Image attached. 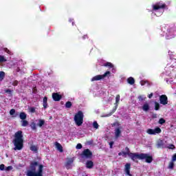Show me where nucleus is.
I'll use <instances>...</instances> for the list:
<instances>
[{"mask_svg": "<svg viewBox=\"0 0 176 176\" xmlns=\"http://www.w3.org/2000/svg\"><path fill=\"white\" fill-rule=\"evenodd\" d=\"M122 155H124V156H126V155H128V156H130V153H126V152L123 151Z\"/></svg>", "mask_w": 176, "mask_h": 176, "instance_id": "nucleus-48", "label": "nucleus"}, {"mask_svg": "<svg viewBox=\"0 0 176 176\" xmlns=\"http://www.w3.org/2000/svg\"><path fill=\"white\" fill-rule=\"evenodd\" d=\"M125 151H126V153H130V148H129V147H126V148H125Z\"/></svg>", "mask_w": 176, "mask_h": 176, "instance_id": "nucleus-47", "label": "nucleus"}, {"mask_svg": "<svg viewBox=\"0 0 176 176\" xmlns=\"http://www.w3.org/2000/svg\"><path fill=\"white\" fill-rule=\"evenodd\" d=\"M104 67H109V68H113V65L110 62H107L104 64Z\"/></svg>", "mask_w": 176, "mask_h": 176, "instance_id": "nucleus-25", "label": "nucleus"}, {"mask_svg": "<svg viewBox=\"0 0 176 176\" xmlns=\"http://www.w3.org/2000/svg\"><path fill=\"white\" fill-rule=\"evenodd\" d=\"M172 162H176V153L173 155Z\"/></svg>", "mask_w": 176, "mask_h": 176, "instance_id": "nucleus-41", "label": "nucleus"}, {"mask_svg": "<svg viewBox=\"0 0 176 176\" xmlns=\"http://www.w3.org/2000/svg\"><path fill=\"white\" fill-rule=\"evenodd\" d=\"M5 62H6V59L5 58V56L0 55V63H5Z\"/></svg>", "mask_w": 176, "mask_h": 176, "instance_id": "nucleus-34", "label": "nucleus"}, {"mask_svg": "<svg viewBox=\"0 0 176 176\" xmlns=\"http://www.w3.org/2000/svg\"><path fill=\"white\" fill-rule=\"evenodd\" d=\"M107 76H111V72L107 71L103 75H97L94 76L91 79V82H95L96 80H101V79H104V78H107Z\"/></svg>", "mask_w": 176, "mask_h": 176, "instance_id": "nucleus-4", "label": "nucleus"}, {"mask_svg": "<svg viewBox=\"0 0 176 176\" xmlns=\"http://www.w3.org/2000/svg\"><path fill=\"white\" fill-rule=\"evenodd\" d=\"M168 168H169L170 170H173V168H174V161H171L169 163Z\"/></svg>", "mask_w": 176, "mask_h": 176, "instance_id": "nucleus-27", "label": "nucleus"}, {"mask_svg": "<svg viewBox=\"0 0 176 176\" xmlns=\"http://www.w3.org/2000/svg\"><path fill=\"white\" fill-rule=\"evenodd\" d=\"M65 108H71L72 107V102L68 101L65 104Z\"/></svg>", "mask_w": 176, "mask_h": 176, "instance_id": "nucleus-28", "label": "nucleus"}, {"mask_svg": "<svg viewBox=\"0 0 176 176\" xmlns=\"http://www.w3.org/2000/svg\"><path fill=\"white\" fill-rule=\"evenodd\" d=\"M43 108L46 109L47 108V96H45L43 100Z\"/></svg>", "mask_w": 176, "mask_h": 176, "instance_id": "nucleus-16", "label": "nucleus"}, {"mask_svg": "<svg viewBox=\"0 0 176 176\" xmlns=\"http://www.w3.org/2000/svg\"><path fill=\"white\" fill-rule=\"evenodd\" d=\"M112 127H115V126H119V123L118 122H113L111 124Z\"/></svg>", "mask_w": 176, "mask_h": 176, "instance_id": "nucleus-44", "label": "nucleus"}, {"mask_svg": "<svg viewBox=\"0 0 176 176\" xmlns=\"http://www.w3.org/2000/svg\"><path fill=\"white\" fill-rule=\"evenodd\" d=\"M122 134V131L120 130V127H118L115 129V137L116 138H119L120 135Z\"/></svg>", "mask_w": 176, "mask_h": 176, "instance_id": "nucleus-13", "label": "nucleus"}, {"mask_svg": "<svg viewBox=\"0 0 176 176\" xmlns=\"http://www.w3.org/2000/svg\"><path fill=\"white\" fill-rule=\"evenodd\" d=\"M0 170L1 171H3V170H5V164H2L0 165Z\"/></svg>", "mask_w": 176, "mask_h": 176, "instance_id": "nucleus-39", "label": "nucleus"}, {"mask_svg": "<svg viewBox=\"0 0 176 176\" xmlns=\"http://www.w3.org/2000/svg\"><path fill=\"white\" fill-rule=\"evenodd\" d=\"M93 127H94V129H98V127H100V125H98V123L97 122V121H94L93 122Z\"/></svg>", "mask_w": 176, "mask_h": 176, "instance_id": "nucleus-29", "label": "nucleus"}, {"mask_svg": "<svg viewBox=\"0 0 176 176\" xmlns=\"http://www.w3.org/2000/svg\"><path fill=\"white\" fill-rule=\"evenodd\" d=\"M145 159L146 163H152L153 162V157L152 155H149V154L142 153V160Z\"/></svg>", "mask_w": 176, "mask_h": 176, "instance_id": "nucleus-9", "label": "nucleus"}, {"mask_svg": "<svg viewBox=\"0 0 176 176\" xmlns=\"http://www.w3.org/2000/svg\"><path fill=\"white\" fill-rule=\"evenodd\" d=\"M56 146L57 149L59 150L60 152H63V146H61V144L60 143L56 142Z\"/></svg>", "mask_w": 176, "mask_h": 176, "instance_id": "nucleus-21", "label": "nucleus"}, {"mask_svg": "<svg viewBox=\"0 0 176 176\" xmlns=\"http://www.w3.org/2000/svg\"><path fill=\"white\" fill-rule=\"evenodd\" d=\"M146 133L150 135H156V134H160V133H162V129L159 127H156L155 129H147Z\"/></svg>", "mask_w": 176, "mask_h": 176, "instance_id": "nucleus-7", "label": "nucleus"}, {"mask_svg": "<svg viewBox=\"0 0 176 176\" xmlns=\"http://www.w3.org/2000/svg\"><path fill=\"white\" fill-rule=\"evenodd\" d=\"M30 127L33 131H36V123L34 122H31Z\"/></svg>", "mask_w": 176, "mask_h": 176, "instance_id": "nucleus-20", "label": "nucleus"}, {"mask_svg": "<svg viewBox=\"0 0 176 176\" xmlns=\"http://www.w3.org/2000/svg\"><path fill=\"white\" fill-rule=\"evenodd\" d=\"M12 141L14 144V151H21L24 147V139H23V131H18L14 134Z\"/></svg>", "mask_w": 176, "mask_h": 176, "instance_id": "nucleus-2", "label": "nucleus"}, {"mask_svg": "<svg viewBox=\"0 0 176 176\" xmlns=\"http://www.w3.org/2000/svg\"><path fill=\"white\" fill-rule=\"evenodd\" d=\"M86 167L87 168H91L92 167H94V162L91 160L87 161Z\"/></svg>", "mask_w": 176, "mask_h": 176, "instance_id": "nucleus-14", "label": "nucleus"}, {"mask_svg": "<svg viewBox=\"0 0 176 176\" xmlns=\"http://www.w3.org/2000/svg\"><path fill=\"white\" fill-rule=\"evenodd\" d=\"M166 3H162L160 2L157 3L156 4L153 6V10H159L160 9H165Z\"/></svg>", "mask_w": 176, "mask_h": 176, "instance_id": "nucleus-11", "label": "nucleus"}, {"mask_svg": "<svg viewBox=\"0 0 176 176\" xmlns=\"http://www.w3.org/2000/svg\"><path fill=\"white\" fill-rule=\"evenodd\" d=\"M116 109H118V105L115 106L113 111H116Z\"/></svg>", "mask_w": 176, "mask_h": 176, "instance_id": "nucleus-55", "label": "nucleus"}, {"mask_svg": "<svg viewBox=\"0 0 176 176\" xmlns=\"http://www.w3.org/2000/svg\"><path fill=\"white\" fill-rule=\"evenodd\" d=\"M158 123L160 124H164V123H166V120H164V118H160L158 121Z\"/></svg>", "mask_w": 176, "mask_h": 176, "instance_id": "nucleus-33", "label": "nucleus"}, {"mask_svg": "<svg viewBox=\"0 0 176 176\" xmlns=\"http://www.w3.org/2000/svg\"><path fill=\"white\" fill-rule=\"evenodd\" d=\"M148 98H152V97H153V93H151L148 96Z\"/></svg>", "mask_w": 176, "mask_h": 176, "instance_id": "nucleus-50", "label": "nucleus"}, {"mask_svg": "<svg viewBox=\"0 0 176 176\" xmlns=\"http://www.w3.org/2000/svg\"><path fill=\"white\" fill-rule=\"evenodd\" d=\"M83 112L78 111L74 116V122L77 126H82L83 124Z\"/></svg>", "mask_w": 176, "mask_h": 176, "instance_id": "nucleus-3", "label": "nucleus"}, {"mask_svg": "<svg viewBox=\"0 0 176 176\" xmlns=\"http://www.w3.org/2000/svg\"><path fill=\"white\" fill-rule=\"evenodd\" d=\"M152 118L153 119H157V113H153L152 115Z\"/></svg>", "mask_w": 176, "mask_h": 176, "instance_id": "nucleus-43", "label": "nucleus"}, {"mask_svg": "<svg viewBox=\"0 0 176 176\" xmlns=\"http://www.w3.org/2000/svg\"><path fill=\"white\" fill-rule=\"evenodd\" d=\"M142 109L144 111V112H148V110L149 109V104L145 103L142 106Z\"/></svg>", "mask_w": 176, "mask_h": 176, "instance_id": "nucleus-19", "label": "nucleus"}, {"mask_svg": "<svg viewBox=\"0 0 176 176\" xmlns=\"http://www.w3.org/2000/svg\"><path fill=\"white\" fill-rule=\"evenodd\" d=\"M4 52H6V53H8V54H10V50H9L8 48H4Z\"/></svg>", "mask_w": 176, "mask_h": 176, "instance_id": "nucleus-45", "label": "nucleus"}, {"mask_svg": "<svg viewBox=\"0 0 176 176\" xmlns=\"http://www.w3.org/2000/svg\"><path fill=\"white\" fill-rule=\"evenodd\" d=\"M27 126H28V121H27L25 120H23L21 126L22 127H27Z\"/></svg>", "mask_w": 176, "mask_h": 176, "instance_id": "nucleus-24", "label": "nucleus"}, {"mask_svg": "<svg viewBox=\"0 0 176 176\" xmlns=\"http://www.w3.org/2000/svg\"><path fill=\"white\" fill-rule=\"evenodd\" d=\"M138 98L140 101H144V98H142V96H140Z\"/></svg>", "mask_w": 176, "mask_h": 176, "instance_id": "nucleus-49", "label": "nucleus"}, {"mask_svg": "<svg viewBox=\"0 0 176 176\" xmlns=\"http://www.w3.org/2000/svg\"><path fill=\"white\" fill-rule=\"evenodd\" d=\"M146 83H148V81H145V80H142L141 81V85L142 86H145Z\"/></svg>", "mask_w": 176, "mask_h": 176, "instance_id": "nucleus-42", "label": "nucleus"}, {"mask_svg": "<svg viewBox=\"0 0 176 176\" xmlns=\"http://www.w3.org/2000/svg\"><path fill=\"white\" fill-rule=\"evenodd\" d=\"M87 144H88L89 145H91V144H93V140H89V141H88V142H87Z\"/></svg>", "mask_w": 176, "mask_h": 176, "instance_id": "nucleus-51", "label": "nucleus"}, {"mask_svg": "<svg viewBox=\"0 0 176 176\" xmlns=\"http://www.w3.org/2000/svg\"><path fill=\"white\" fill-rule=\"evenodd\" d=\"M88 38L87 35H84V36H82V38H83V39H86V38Z\"/></svg>", "mask_w": 176, "mask_h": 176, "instance_id": "nucleus-54", "label": "nucleus"}, {"mask_svg": "<svg viewBox=\"0 0 176 176\" xmlns=\"http://www.w3.org/2000/svg\"><path fill=\"white\" fill-rule=\"evenodd\" d=\"M17 85H19V81L18 80H14L12 82V86H17Z\"/></svg>", "mask_w": 176, "mask_h": 176, "instance_id": "nucleus-40", "label": "nucleus"}, {"mask_svg": "<svg viewBox=\"0 0 176 176\" xmlns=\"http://www.w3.org/2000/svg\"><path fill=\"white\" fill-rule=\"evenodd\" d=\"M69 23H72V25H74V20L69 19Z\"/></svg>", "mask_w": 176, "mask_h": 176, "instance_id": "nucleus-53", "label": "nucleus"}, {"mask_svg": "<svg viewBox=\"0 0 176 176\" xmlns=\"http://www.w3.org/2000/svg\"><path fill=\"white\" fill-rule=\"evenodd\" d=\"M52 98L54 101H60L61 98H63V96L60 95L58 93H53L52 94Z\"/></svg>", "mask_w": 176, "mask_h": 176, "instance_id": "nucleus-12", "label": "nucleus"}, {"mask_svg": "<svg viewBox=\"0 0 176 176\" xmlns=\"http://www.w3.org/2000/svg\"><path fill=\"white\" fill-rule=\"evenodd\" d=\"M109 145H110V148H112V146L113 145V142H111L109 143Z\"/></svg>", "mask_w": 176, "mask_h": 176, "instance_id": "nucleus-52", "label": "nucleus"}, {"mask_svg": "<svg viewBox=\"0 0 176 176\" xmlns=\"http://www.w3.org/2000/svg\"><path fill=\"white\" fill-rule=\"evenodd\" d=\"M44 124H45V120H38V123L37 124L38 127H42Z\"/></svg>", "mask_w": 176, "mask_h": 176, "instance_id": "nucleus-22", "label": "nucleus"}, {"mask_svg": "<svg viewBox=\"0 0 176 176\" xmlns=\"http://www.w3.org/2000/svg\"><path fill=\"white\" fill-rule=\"evenodd\" d=\"M127 82L129 85H134V83H135V80H134V78L133 77H129L127 79Z\"/></svg>", "mask_w": 176, "mask_h": 176, "instance_id": "nucleus-18", "label": "nucleus"}, {"mask_svg": "<svg viewBox=\"0 0 176 176\" xmlns=\"http://www.w3.org/2000/svg\"><path fill=\"white\" fill-rule=\"evenodd\" d=\"M160 109V104L157 102H155V110L159 111Z\"/></svg>", "mask_w": 176, "mask_h": 176, "instance_id": "nucleus-26", "label": "nucleus"}, {"mask_svg": "<svg viewBox=\"0 0 176 176\" xmlns=\"http://www.w3.org/2000/svg\"><path fill=\"white\" fill-rule=\"evenodd\" d=\"M120 101V95H117L116 97V104L118 105Z\"/></svg>", "mask_w": 176, "mask_h": 176, "instance_id": "nucleus-30", "label": "nucleus"}, {"mask_svg": "<svg viewBox=\"0 0 176 176\" xmlns=\"http://www.w3.org/2000/svg\"><path fill=\"white\" fill-rule=\"evenodd\" d=\"M6 93H9V94H12V90L10 89H7L5 90Z\"/></svg>", "mask_w": 176, "mask_h": 176, "instance_id": "nucleus-46", "label": "nucleus"}, {"mask_svg": "<svg viewBox=\"0 0 176 176\" xmlns=\"http://www.w3.org/2000/svg\"><path fill=\"white\" fill-rule=\"evenodd\" d=\"M168 149H175V146L174 144H169V145L168 146Z\"/></svg>", "mask_w": 176, "mask_h": 176, "instance_id": "nucleus-36", "label": "nucleus"}, {"mask_svg": "<svg viewBox=\"0 0 176 176\" xmlns=\"http://www.w3.org/2000/svg\"><path fill=\"white\" fill-rule=\"evenodd\" d=\"M19 118L21 119V120H25V119H27V113L25 112H21L19 113Z\"/></svg>", "mask_w": 176, "mask_h": 176, "instance_id": "nucleus-17", "label": "nucleus"}, {"mask_svg": "<svg viewBox=\"0 0 176 176\" xmlns=\"http://www.w3.org/2000/svg\"><path fill=\"white\" fill-rule=\"evenodd\" d=\"M76 149H82V144L80 143H78L77 145H76Z\"/></svg>", "mask_w": 176, "mask_h": 176, "instance_id": "nucleus-38", "label": "nucleus"}, {"mask_svg": "<svg viewBox=\"0 0 176 176\" xmlns=\"http://www.w3.org/2000/svg\"><path fill=\"white\" fill-rule=\"evenodd\" d=\"M30 151H33V152H38V148H36V146H32L30 147Z\"/></svg>", "mask_w": 176, "mask_h": 176, "instance_id": "nucleus-32", "label": "nucleus"}, {"mask_svg": "<svg viewBox=\"0 0 176 176\" xmlns=\"http://www.w3.org/2000/svg\"><path fill=\"white\" fill-rule=\"evenodd\" d=\"M29 170H27V176H43V165L38 162H32Z\"/></svg>", "mask_w": 176, "mask_h": 176, "instance_id": "nucleus-1", "label": "nucleus"}, {"mask_svg": "<svg viewBox=\"0 0 176 176\" xmlns=\"http://www.w3.org/2000/svg\"><path fill=\"white\" fill-rule=\"evenodd\" d=\"M74 162H75V157L66 159V162H65V167L67 168V170H70V168H72Z\"/></svg>", "mask_w": 176, "mask_h": 176, "instance_id": "nucleus-5", "label": "nucleus"}, {"mask_svg": "<svg viewBox=\"0 0 176 176\" xmlns=\"http://www.w3.org/2000/svg\"><path fill=\"white\" fill-rule=\"evenodd\" d=\"M129 157H131V160L133 162H135L137 159L142 160V153L139 154L138 153H130Z\"/></svg>", "mask_w": 176, "mask_h": 176, "instance_id": "nucleus-8", "label": "nucleus"}, {"mask_svg": "<svg viewBox=\"0 0 176 176\" xmlns=\"http://www.w3.org/2000/svg\"><path fill=\"white\" fill-rule=\"evenodd\" d=\"M81 157L82 158L86 157V159H91V157H93V153L90 149L86 148L82 152Z\"/></svg>", "mask_w": 176, "mask_h": 176, "instance_id": "nucleus-6", "label": "nucleus"}, {"mask_svg": "<svg viewBox=\"0 0 176 176\" xmlns=\"http://www.w3.org/2000/svg\"><path fill=\"white\" fill-rule=\"evenodd\" d=\"M118 155H119V156H122V153H118Z\"/></svg>", "mask_w": 176, "mask_h": 176, "instance_id": "nucleus-57", "label": "nucleus"}, {"mask_svg": "<svg viewBox=\"0 0 176 176\" xmlns=\"http://www.w3.org/2000/svg\"><path fill=\"white\" fill-rule=\"evenodd\" d=\"M160 104L162 105H167L168 104V98L166 95H161L160 96Z\"/></svg>", "mask_w": 176, "mask_h": 176, "instance_id": "nucleus-10", "label": "nucleus"}, {"mask_svg": "<svg viewBox=\"0 0 176 176\" xmlns=\"http://www.w3.org/2000/svg\"><path fill=\"white\" fill-rule=\"evenodd\" d=\"M157 147L160 148H164V142H163V140H160L157 142Z\"/></svg>", "mask_w": 176, "mask_h": 176, "instance_id": "nucleus-15", "label": "nucleus"}, {"mask_svg": "<svg viewBox=\"0 0 176 176\" xmlns=\"http://www.w3.org/2000/svg\"><path fill=\"white\" fill-rule=\"evenodd\" d=\"M14 113H16V109H12L10 111V115H11V116H13V115H14Z\"/></svg>", "mask_w": 176, "mask_h": 176, "instance_id": "nucleus-35", "label": "nucleus"}, {"mask_svg": "<svg viewBox=\"0 0 176 176\" xmlns=\"http://www.w3.org/2000/svg\"><path fill=\"white\" fill-rule=\"evenodd\" d=\"M6 171H10V170H13V166H9L6 168Z\"/></svg>", "mask_w": 176, "mask_h": 176, "instance_id": "nucleus-37", "label": "nucleus"}, {"mask_svg": "<svg viewBox=\"0 0 176 176\" xmlns=\"http://www.w3.org/2000/svg\"><path fill=\"white\" fill-rule=\"evenodd\" d=\"M36 108L35 107H29V111L32 113H35Z\"/></svg>", "mask_w": 176, "mask_h": 176, "instance_id": "nucleus-31", "label": "nucleus"}, {"mask_svg": "<svg viewBox=\"0 0 176 176\" xmlns=\"http://www.w3.org/2000/svg\"><path fill=\"white\" fill-rule=\"evenodd\" d=\"M5 79V72H0V82Z\"/></svg>", "mask_w": 176, "mask_h": 176, "instance_id": "nucleus-23", "label": "nucleus"}, {"mask_svg": "<svg viewBox=\"0 0 176 176\" xmlns=\"http://www.w3.org/2000/svg\"><path fill=\"white\" fill-rule=\"evenodd\" d=\"M34 93L35 94H36V88H34Z\"/></svg>", "mask_w": 176, "mask_h": 176, "instance_id": "nucleus-56", "label": "nucleus"}]
</instances>
